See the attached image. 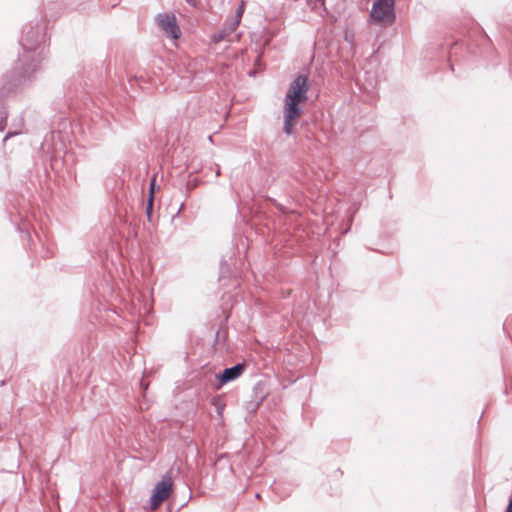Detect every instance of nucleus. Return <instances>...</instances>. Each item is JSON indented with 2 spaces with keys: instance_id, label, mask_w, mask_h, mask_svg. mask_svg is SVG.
I'll return each instance as SVG.
<instances>
[{
  "instance_id": "nucleus-1",
  "label": "nucleus",
  "mask_w": 512,
  "mask_h": 512,
  "mask_svg": "<svg viewBox=\"0 0 512 512\" xmlns=\"http://www.w3.org/2000/svg\"><path fill=\"white\" fill-rule=\"evenodd\" d=\"M45 43V26L40 22L27 25L20 41L23 52L19 55V63L22 66H31V71H37L46 56Z\"/></svg>"
},
{
  "instance_id": "nucleus-2",
  "label": "nucleus",
  "mask_w": 512,
  "mask_h": 512,
  "mask_svg": "<svg viewBox=\"0 0 512 512\" xmlns=\"http://www.w3.org/2000/svg\"><path fill=\"white\" fill-rule=\"evenodd\" d=\"M310 88L309 80L306 75L299 74L289 85L284 102V127L286 134L293 133L292 121L301 115L299 103L307 100V92Z\"/></svg>"
},
{
  "instance_id": "nucleus-3",
  "label": "nucleus",
  "mask_w": 512,
  "mask_h": 512,
  "mask_svg": "<svg viewBox=\"0 0 512 512\" xmlns=\"http://www.w3.org/2000/svg\"><path fill=\"white\" fill-rule=\"evenodd\" d=\"M36 71L31 66H22L17 60L14 68L0 77V98L8 97L22 90Z\"/></svg>"
},
{
  "instance_id": "nucleus-4",
  "label": "nucleus",
  "mask_w": 512,
  "mask_h": 512,
  "mask_svg": "<svg viewBox=\"0 0 512 512\" xmlns=\"http://www.w3.org/2000/svg\"><path fill=\"white\" fill-rule=\"evenodd\" d=\"M371 18L383 26L391 25L395 20L394 0H377L371 11Z\"/></svg>"
},
{
  "instance_id": "nucleus-5",
  "label": "nucleus",
  "mask_w": 512,
  "mask_h": 512,
  "mask_svg": "<svg viewBox=\"0 0 512 512\" xmlns=\"http://www.w3.org/2000/svg\"><path fill=\"white\" fill-rule=\"evenodd\" d=\"M172 486L173 482L171 476L168 474L163 475L161 480L155 485L150 497L152 509H156L170 496Z\"/></svg>"
},
{
  "instance_id": "nucleus-6",
  "label": "nucleus",
  "mask_w": 512,
  "mask_h": 512,
  "mask_svg": "<svg viewBox=\"0 0 512 512\" xmlns=\"http://www.w3.org/2000/svg\"><path fill=\"white\" fill-rule=\"evenodd\" d=\"M157 21L161 29L172 39H178L181 35L175 15L161 13L157 15Z\"/></svg>"
},
{
  "instance_id": "nucleus-7",
  "label": "nucleus",
  "mask_w": 512,
  "mask_h": 512,
  "mask_svg": "<svg viewBox=\"0 0 512 512\" xmlns=\"http://www.w3.org/2000/svg\"><path fill=\"white\" fill-rule=\"evenodd\" d=\"M245 367V363H237L232 367L225 368L223 372L218 376V379L222 384L231 382L242 375Z\"/></svg>"
},
{
  "instance_id": "nucleus-8",
  "label": "nucleus",
  "mask_w": 512,
  "mask_h": 512,
  "mask_svg": "<svg viewBox=\"0 0 512 512\" xmlns=\"http://www.w3.org/2000/svg\"><path fill=\"white\" fill-rule=\"evenodd\" d=\"M238 28L237 21L227 20L221 30L217 33H214L211 36V39L215 43H219L228 39V37Z\"/></svg>"
},
{
  "instance_id": "nucleus-9",
  "label": "nucleus",
  "mask_w": 512,
  "mask_h": 512,
  "mask_svg": "<svg viewBox=\"0 0 512 512\" xmlns=\"http://www.w3.org/2000/svg\"><path fill=\"white\" fill-rule=\"evenodd\" d=\"M243 12H244V4L242 3L236 10L235 12V15L232 19H230L231 21H237V25L239 26L240 22H241V19H242V15H243Z\"/></svg>"
},
{
  "instance_id": "nucleus-10",
  "label": "nucleus",
  "mask_w": 512,
  "mask_h": 512,
  "mask_svg": "<svg viewBox=\"0 0 512 512\" xmlns=\"http://www.w3.org/2000/svg\"><path fill=\"white\" fill-rule=\"evenodd\" d=\"M7 124V112L0 107V131H3Z\"/></svg>"
},
{
  "instance_id": "nucleus-11",
  "label": "nucleus",
  "mask_w": 512,
  "mask_h": 512,
  "mask_svg": "<svg viewBox=\"0 0 512 512\" xmlns=\"http://www.w3.org/2000/svg\"><path fill=\"white\" fill-rule=\"evenodd\" d=\"M153 201H154V199H152V197H148L147 206H146V215H147V218L149 221H151V215H152V211H153Z\"/></svg>"
},
{
  "instance_id": "nucleus-12",
  "label": "nucleus",
  "mask_w": 512,
  "mask_h": 512,
  "mask_svg": "<svg viewBox=\"0 0 512 512\" xmlns=\"http://www.w3.org/2000/svg\"><path fill=\"white\" fill-rule=\"evenodd\" d=\"M155 177H156V176H154V177L151 179L150 187H149V197H152V199H154V193H155V189H156Z\"/></svg>"
},
{
  "instance_id": "nucleus-13",
  "label": "nucleus",
  "mask_w": 512,
  "mask_h": 512,
  "mask_svg": "<svg viewBox=\"0 0 512 512\" xmlns=\"http://www.w3.org/2000/svg\"><path fill=\"white\" fill-rule=\"evenodd\" d=\"M190 6L200 8L202 6L201 0H185Z\"/></svg>"
},
{
  "instance_id": "nucleus-14",
  "label": "nucleus",
  "mask_w": 512,
  "mask_h": 512,
  "mask_svg": "<svg viewBox=\"0 0 512 512\" xmlns=\"http://www.w3.org/2000/svg\"><path fill=\"white\" fill-rule=\"evenodd\" d=\"M14 135H17V133H16V132H8V133L6 134V136H5V139H8V138H10V137H12V136H14Z\"/></svg>"
},
{
  "instance_id": "nucleus-15",
  "label": "nucleus",
  "mask_w": 512,
  "mask_h": 512,
  "mask_svg": "<svg viewBox=\"0 0 512 512\" xmlns=\"http://www.w3.org/2000/svg\"><path fill=\"white\" fill-rule=\"evenodd\" d=\"M219 175H220V166L216 165L215 176L218 177Z\"/></svg>"
},
{
  "instance_id": "nucleus-16",
  "label": "nucleus",
  "mask_w": 512,
  "mask_h": 512,
  "mask_svg": "<svg viewBox=\"0 0 512 512\" xmlns=\"http://www.w3.org/2000/svg\"><path fill=\"white\" fill-rule=\"evenodd\" d=\"M345 40L348 42H352V40H349L348 31L345 32Z\"/></svg>"
},
{
  "instance_id": "nucleus-17",
  "label": "nucleus",
  "mask_w": 512,
  "mask_h": 512,
  "mask_svg": "<svg viewBox=\"0 0 512 512\" xmlns=\"http://www.w3.org/2000/svg\"><path fill=\"white\" fill-rule=\"evenodd\" d=\"M5 383H6V381H5V380H3V381H0V386H3V385H5Z\"/></svg>"
},
{
  "instance_id": "nucleus-18",
  "label": "nucleus",
  "mask_w": 512,
  "mask_h": 512,
  "mask_svg": "<svg viewBox=\"0 0 512 512\" xmlns=\"http://www.w3.org/2000/svg\"><path fill=\"white\" fill-rule=\"evenodd\" d=\"M255 497H256V498H260V494H259V493H256Z\"/></svg>"
}]
</instances>
